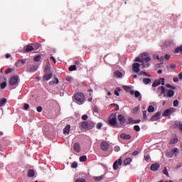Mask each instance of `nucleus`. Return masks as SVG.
I'll return each instance as SVG.
<instances>
[{
	"instance_id": "38",
	"label": "nucleus",
	"mask_w": 182,
	"mask_h": 182,
	"mask_svg": "<svg viewBox=\"0 0 182 182\" xmlns=\"http://www.w3.org/2000/svg\"><path fill=\"white\" fill-rule=\"evenodd\" d=\"M77 68L75 65H71L69 67L68 70L70 72H73L74 70H76Z\"/></svg>"
},
{
	"instance_id": "2",
	"label": "nucleus",
	"mask_w": 182,
	"mask_h": 182,
	"mask_svg": "<svg viewBox=\"0 0 182 182\" xmlns=\"http://www.w3.org/2000/svg\"><path fill=\"white\" fill-rule=\"evenodd\" d=\"M81 127L85 130H92L95 127V123L92 121L82 122L81 123Z\"/></svg>"
},
{
	"instance_id": "6",
	"label": "nucleus",
	"mask_w": 182,
	"mask_h": 182,
	"mask_svg": "<svg viewBox=\"0 0 182 182\" xmlns=\"http://www.w3.org/2000/svg\"><path fill=\"white\" fill-rule=\"evenodd\" d=\"M39 47H40L39 44L34 45V47L32 46H27L26 47L25 50L26 53H29V52H32V50H35V49H39Z\"/></svg>"
},
{
	"instance_id": "40",
	"label": "nucleus",
	"mask_w": 182,
	"mask_h": 182,
	"mask_svg": "<svg viewBox=\"0 0 182 182\" xmlns=\"http://www.w3.org/2000/svg\"><path fill=\"white\" fill-rule=\"evenodd\" d=\"M178 141V139L177 137L173 138V140H171L170 144H176Z\"/></svg>"
},
{
	"instance_id": "54",
	"label": "nucleus",
	"mask_w": 182,
	"mask_h": 182,
	"mask_svg": "<svg viewBox=\"0 0 182 182\" xmlns=\"http://www.w3.org/2000/svg\"><path fill=\"white\" fill-rule=\"evenodd\" d=\"M23 109H24V110H28V109H29V105L28 104H24Z\"/></svg>"
},
{
	"instance_id": "24",
	"label": "nucleus",
	"mask_w": 182,
	"mask_h": 182,
	"mask_svg": "<svg viewBox=\"0 0 182 182\" xmlns=\"http://www.w3.org/2000/svg\"><path fill=\"white\" fill-rule=\"evenodd\" d=\"M114 76L115 77H122V76H123V74L122 73V72L117 70L114 72Z\"/></svg>"
},
{
	"instance_id": "52",
	"label": "nucleus",
	"mask_w": 182,
	"mask_h": 182,
	"mask_svg": "<svg viewBox=\"0 0 182 182\" xmlns=\"http://www.w3.org/2000/svg\"><path fill=\"white\" fill-rule=\"evenodd\" d=\"M94 113H99V108L95 106L93 107Z\"/></svg>"
},
{
	"instance_id": "37",
	"label": "nucleus",
	"mask_w": 182,
	"mask_h": 182,
	"mask_svg": "<svg viewBox=\"0 0 182 182\" xmlns=\"http://www.w3.org/2000/svg\"><path fill=\"white\" fill-rule=\"evenodd\" d=\"M129 124H136V120L133 119L132 117L128 118Z\"/></svg>"
},
{
	"instance_id": "39",
	"label": "nucleus",
	"mask_w": 182,
	"mask_h": 182,
	"mask_svg": "<svg viewBox=\"0 0 182 182\" xmlns=\"http://www.w3.org/2000/svg\"><path fill=\"white\" fill-rule=\"evenodd\" d=\"M166 157L171 159V157H173V154L172 151H166Z\"/></svg>"
},
{
	"instance_id": "13",
	"label": "nucleus",
	"mask_w": 182,
	"mask_h": 182,
	"mask_svg": "<svg viewBox=\"0 0 182 182\" xmlns=\"http://www.w3.org/2000/svg\"><path fill=\"white\" fill-rule=\"evenodd\" d=\"M25 63H26V60L23 59V60H18L16 63V68H21V66H23V65H25Z\"/></svg>"
},
{
	"instance_id": "22",
	"label": "nucleus",
	"mask_w": 182,
	"mask_h": 182,
	"mask_svg": "<svg viewBox=\"0 0 182 182\" xmlns=\"http://www.w3.org/2000/svg\"><path fill=\"white\" fill-rule=\"evenodd\" d=\"M103 178H105V175H101L100 176H94L93 179L95 180V181H102V180H103Z\"/></svg>"
},
{
	"instance_id": "36",
	"label": "nucleus",
	"mask_w": 182,
	"mask_h": 182,
	"mask_svg": "<svg viewBox=\"0 0 182 182\" xmlns=\"http://www.w3.org/2000/svg\"><path fill=\"white\" fill-rule=\"evenodd\" d=\"M143 82H144V85H149V83H150V82H151V80L150 78H144Z\"/></svg>"
},
{
	"instance_id": "31",
	"label": "nucleus",
	"mask_w": 182,
	"mask_h": 182,
	"mask_svg": "<svg viewBox=\"0 0 182 182\" xmlns=\"http://www.w3.org/2000/svg\"><path fill=\"white\" fill-rule=\"evenodd\" d=\"M161 90V95H164V96H166V87L164 86H161L160 87H159V90Z\"/></svg>"
},
{
	"instance_id": "12",
	"label": "nucleus",
	"mask_w": 182,
	"mask_h": 182,
	"mask_svg": "<svg viewBox=\"0 0 182 182\" xmlns=\"http://www.w3.org/2000/svg\"><path fill=\"white\" fill-rule=\"evenodd\" d=\"M171 113H174V108H169L166 109L163 113V116H165V117L170 116Z\"/></svg>"
},
{
	"instance_id": "9",
	"label": "nucleus",
	"mask_w": 182,
	"mask_h": 182,
	"mask_svg": "<svg viewBox=\"0 0 182 182\" xmlns=\"http://www.w3.org/2000/svg\"><path fill=\"white\" fill-rule=\"evenodd\" d=\"M132 70L135 73H139L140 72V64L139 63H134L132 65Z\"/></svg>"
},
{
	"instance_id": "16",
	"label": "nucleus",
	"mask_w": 182,
	"mask_h": 182,
	"mask_svg": "<svg viewBox=\"0 0 182 182\" xmlns=\"http://www.w3.org/2000/svg\"><path fill=\"white\" fill-rule=\"evenodd\" d=\"M101 149L104 151H106V150H107V149H109V144L106 141H102L101 143Z\"/></svg>"
},
{
	"instance_id": "29",
	"label": "nucleus",
	"mask_w": 182,
	"mask_h": 182,
	"mask_svg": "<svg viewBox=\"0 0 182 182\" xmlns=\"http://www.w3.org/2000/svg\"><path fill=\"white\" fill-rule=\"evenodd\" d=\"M35 176V171L33 169H30L28 171V177H33Z\"/></svg>"
},
{
	"instance_id": "14",
	"label": "nucleus",
	"mask_w": 182,
	"mask_h": 182,
	"mask_svg": "<svg viewBox=\"0 0 182 182\" xmlns=\"http://www.w3.org/2000/svg\"><path fill=\"white\" fill-rule=\"evenodd\" d=\"M135 62H139V63H141V65L143 68H149L150 66V64L146 63V66L144 65V59H140V58H136L134 60Z\"/></svg>"
},
{
	"instance_id": "15",
	"label": "nucleus",
	"mask_w": 182,
	"mask_h": 182,
	"mask_svg": "<svg viewBox=\"0 0 182 182\" xmlns=\"http://www.w3.org/2000/svg\"><path fill=\"white\" fill-rule=\"evenodd\" d=\"M73 149L75 151H76V153H80V150H81L80 144L77 142L75 143L73 145Z\"/></svg>"
},
{
	"instance_id": "28",
	"label": "nucleus",
	"mask_w": 182,
	"mask_h": 182,
	"mask_svg": "<svg viewBox=\"0 0 182 182\" xmlns=\"http://www.w3.org/2000/svg\"><path fill=\"white\" fill-rule=\"evenodd\" d=\"M174 96V91L173 90H168L167 92L168 97H173Z\"/></svg>"
},
{
	"instance_id": "55",
	"label": "nucleus",
	"mask_w": 182,
	"mask_h": 182,
	"mask_svg": "<svg viewBox=\"0 0 182 182\" xmlns=\"http://www.w3.org/2000/svg\"><path fill=\"white\" fill-rule=\"evenodd\" d=\"M11 72H12V69L9 68V69H7V70L5 71V73H6V75H8V74L11 73Z\"/></svg>"
},
{
	"instance_id": "1",
	"label": "nucleus",
	"mask_w": 182,
	"mask_h": 182,
	"mask_svg": "<svg viewBox=\"0 0 182 182\" xmlns=\"http://www.w3.org/2000/svg\"><path fill=\"white\" fill-rule=\"evenodd\" d=\"M109 124L112 127H114L116 124H117V113H112L110 114L109 118Z\"/></svg>"
},
{
	"instance_id": "32",
	"label": "nucleus",
	"mask_w": 182,
	"mask_h": 182,
	"mask_svg": "<svg viewBox=\"0 0 182 182\" xmlns=\"http://www.w3.org/2000/svg\"><path fill=\"white\" fill-rule=\"evenodd\" d=\"M171 151H172V154L173 155L175 154V156H177V154H178V153L180 152L178 148L173 149Z\"/></svg>"
},
{
	"instance_id": "27",
	"label": "nucleus",
	"mask_w": 182,
	"mask_h": 182,
	"mask_svg": "<svg viewBox=\"0 0 182 182\" xmlns=\"http://www.w3.org/2000/svg\"><path fill=\"white\" fill-rule=\"evenodd\" d=\"M59 83V79L55 78L54 80H51L49 82V85L53 86V85H58Z\"/></svg>"
},
{
	"instance_id": "62",
	"label": "nucleus",
	"mask_w": 182,
	"mask_h": 182,
	"mask_svg": "<svg viewBox=\"0 0 182 182\" xmlns=\"http://www.w3.org/2000/svg\"><path fill=\"white\" fill-rule=\"evenodd\" d=\"M66 80L68 81V82H72V77H66Z\"/></svg>"
},
{
	"instance_id": "23",
	"label": "nucleus",
	"mask_w": 182,
	"mask_h": 182,
	"mask_svg": "<svg viewBox=\"0 0 182 182\" xmlns=\"http://www.w3.org/2000/svg\"><path fill=\"white\" fill-rule=\"evenodd\" d=\"M38 70V67L36 65H32L29 69L28 72H31V73L33 72H36Z\"/></svg>"
},
{
	"instance_id": "19",
	"label": "nucleus",
	"mask_w": 182,
	"mask_h": 182,
	"mask_svg": "<svg viewBox=\"0 0 182 182\" xmlns=\"http://www.w3.org/2000/svg\"><path fill=\"white\" fill-rule=\"evenodd\" d=\"M160 168V164H154L151 166V170L152 171H157Z\"/></svg>"
},
{
	"instance_id": "44",
	"label": "nucleus",
	"mask_w": 182,
	"mask_h": 182,
	"mask_svg": "<svg viewBox=\"0 0 182 182\" xmlns=\"http://www.w3.org/2000/svg\"><path fill=\"white\" fill-rule=\"evenodd\" d=\"M143 119L144 120H147V111H143Z\"/></svg>"
},
{
	"instance_id": "30",
	"label": "nucleus",
	"mask_w": 182,
	"mask_h": 182,
	"mask_svg": "<svg viewBox=\"0 0 182 182\" xmlns=\"http://www.w3.org/2000/svg\"><path fill=\"white\" fill-rule=\"evenodd\" d=\"M174 53H182V46L177 47L175 49Z\"/></svg>"
},
{
	"instance_id": "51",
	"label": "nucleus",
	"mask_w": 182,
	"mask_h": 182,
	"mask_svg": "<svg viewBox=\"0 0 182 182\" xmlns=\"http://www.w3.org/2000/svg\"><path fill=\"white\" fill-rule=\"evenodd\" d=\"M173 106H174V107H178V100H174L173 101Z\"/></svg>"
},
{
	"instance_id": "3",
	"label": "nucleus",
	"mask_w": 182,
	"mask_h": 182,
	"mask_svg": "<svg viewBox=\"0 0 182 182\" xmlns=\"http://www.w3.org/2000/svg\"><path fill=\"white\" fill-rule=\"evenodd\" d=\"M19 82V77L17 75H14L10 78L9 83L11 86H16Z\"/></svg>"
},
{
	"instance_id": "41",
	"label": "nucleus",
	"mask_w": 182,
	"mask_h": 182,
	"mask_svg": "<svg viewBox=\"0 0 182 182\" xmlns=\"http://www.w3.org/2000/svg\"><path fill=\"white\" fill-rule=\"evenodd\" d=\"M148 112L149 113H153V112H154V107H153L152 105H150L148 107Z\"/></svg>"
},
{
	"instance_id": "26",
	"label": "nucleus",
	"mask_w": 182,
	"mask_h": 182,
	"mask_svg": "<svg viewBox=\"0 0 182 182\" xmlns=\"http://www.w3.org/2000/svg\"><path fill=\"white\" fill-rule=\"evenodd\" d=\"M130 163H132V158H127L124 161V166H129V164H130Z\"/></svg>"
},
{
	"instance_id": "48",
	"label": "nucleus",
	"mask_w": 182,
	"mask_h": 182,
	"mask_svg": "<svg viewBox=\"0 0 182 182\" xmlns=\"http://www.w3.org/2000/svg\"><path fill=\"white\" fill-rule=\"evenodd\" d=\"M5 87H6V82H3L1 84V89H5Z\"/></svg>"
},
{
	"instance_id": "10",
	"label": "nucleus",
	"mask_w": 182,
	"mask_h": 182,
	"mask_svg": "<svg viewBox=\"0 0 182 182\" xmlns=\"http://www.w3.org/2000/svg\"><path fill=\"white\" fill-rule=\"evenodd\" d=\"M53 76V74L52 73H46L43 77V80H46V81L50 80Z\"/></svg>"
},
{
	"instance_id": "42",
	"label": "nucleus",
	"mask_w": 182,
	"mask_h": 182,
	"mask_svg": "<svg viewBox=\"0 0 182 182\" xmlns=\"http://www.w3.org/2000/svg\"><path fill=\"white\" fill-rule=\"evenodd\" d=\"M87 160V156H82L80 157V161H81V162L86 161Z\"/></svg>"
},
{
	"instance_id": "60",
	"label": "nucleus",
	"mask_w": 182,
	"mask_h": 182,
	"mask_svg": "<svg viewBox=\"0 0 182 182\" xmlns=\"http://www.w3.org/2000/svg\"><path fill=\"white\" fill-rule=\"evenodd\" d=\"M171 55H168V54H166L164 57V58L166 60H168V59H170Z\"/></svg>"
},
{
	"instance_id": "7",
	"label": "nucleus",
	"mask_w": 182,
	"mask_h": 182,
	"mask_svg": "<svg viewBox=\"0 0 182 182\" xmlns=\"http://www.w3.org/2000/svg\"><path fill=\"white\" fill-rule=\"evenodd\" d=\"M161 116V112H158L150 118V121L151 122H157V120H160Z\"/></svg>"
},
{
	"instance_id": "61",
	"label": "nucleus",
	"mask_w": 182,
	"mask_h": 182,
	"mask_svg": "<svg viewBox=\"0 0 182 182\" xmlns=\"http://www.w3.org/2000/svg\"><path fill=\"white\" fill-rule=\"evenodd\" d=\"M124 90H130L132 88L129 86H124Z\"/></svg>"
},
{
	"instance_id": "46",
	"label": "nucleus",
	"mask_w": 182,
	"mask_h": 182,
	"mask_svg": "<svg viewBox=\"0 0 182 182\" xmlns=\"http://www.w3.org/2000/svg\"><path fill=\"white\" fill-rule=\"evenodd\" d=\"M102 127H103V124H102V122H100L97 124V129H98V130H100Z\"/></svg>"
},
{
	"instance_id": "35",
	"label": "nucleus",
	"mask_w": 182,
	"mask_h": 182,
	"mask_svg": "<svg viewBox=\"0 0 182 182\" xmlns=\"http://www.w3.org/2000/svg\"><path fill=\"white\" fill-rule=\"evenodd\" d=\"M41 59H42L41 55H36L33 58L34 62H41Z\"/></svg>"
},
{
	"instance_id": "63",
	"label": "nucleus",
	"mask_w": 182,
	"mask_h": 182,
	"mask_svg": "<svg viewBox=\"0 0 182 182\" xmlns=\"http://www.w3.org/2000/svg\"><path fill=\"white\" fill-rule=\"evenodd\" d=\"M139 107H135V108L134 109V113H137V112H139Z\"/></svg>"
},
{
	"instance_id": "57",
	"label": "nucleus",
	"mask_w": 182,
	"mask_h": 182,
	"mask_svg": "<svg viewBox=\"0 0 182 182\" xmlns=\"http://www.w3.org/2000/svg\"><path fill=\"white\" fill-rule=\"evenodd\" d=\"M114 151H120V147L118 146H114Z\"/></svg>"
},
{
	"instance_id": "53",
	"label": "nucleus",
	"mask_w": 182,
	"mask_h": 182,
	"mask_svg": "<svg viewBox=\"0 0 182 182\" xmlns=\"http://www.w3.org/2000/svg\"><path fill=\"white\" fill-rule=\"evenodd\" d=\"M175 68H176V64H170L169 68L173 70Z\"/></svg>"
},
{
	"instance_id": "4",
	"label": "nucleus",
	"mask_w": 182,
	"mask_h": 182,
	"mask_svg": "<svg viewBox=\"0 0 182 182\" xmlns=\"http://www.w3.org/2000/svg\"><path fill=\"white\" fill-rule=\"evenodd\" d=\"M165 81H166V79L164 78H160L159 80H156L152 84V87H157V86H159V85H162V86H164Z\"/></svg>"
},
{
	"instance_id": "64",
	"label": "nucleus",
	"mask_w": 182,
	"mask_h": 182,
	"mask_svg": "<svg viewBox=\"0 0 182 182\" xmlns=\"http://www.w3.org/2000/svg\"><path fill=\"white\" fill-rule=\"evenodd\" d=\"M137 154H139V151H134L132 153V156H137Z\"/></svg>"
},
{
	"instance_id": "50",
	"label": "nucleus",
	"mask_w": 182,
	"mask_h": 182,
	"mask_svg": "<svg viewBox=\"0 0 182 182\" xmlns=\"http://www.w3.org/2000/svg\"><path fill=\"white\" fill-rule=\"evenodd\" d=\"M72 168H76L77 167V162H73V164L71 165Z\"/></svg>"
},
{
	"instance_id": "33",
	"label": "nucleus",
	"mask_w": 182,
	"mask_h": 182,
	"mask_svg": "<svg viewBox=\"0 0 182 182\" xmlns=\"http://www.w3.org/2000/svg\"><path fill=\"white\" fill-rule=\"evenodd\" d=\"M131 95H134L135 97H139L140 96V92L139 91H131Z\"/></svg>"
},
{
	"instance_id": "20",
	"label": "nucleus",
	"mask_w": 182,
	"mask_h": 182,
	"mask_svg": "<svg viewBox=\"0 0 182 182\" xmlns=\"http://www.w3.org/2000/svg\"><path fill=\"white\" fill-rule=\"evenodd\" d=\"M70 133V126L68 124L63 129V134L68 135Z\"/></svg>"
},
{
	"instance_id": "5",
	"label": "nucleus",
	"mask_w": 182,
	"mask_h": 182,
	"mask_svg": "<svg viewBox=\"0 0 182 182\" xmlns=\"http://www.w3.org/2000/svg\"><path fill=\"white\" fill-rule=\"evenodd\" d=\"M75 99L79 103H82L85 100V95L82 92H78L75 95Z\"/></svg>"
},
{
	"instance_id": "11",
	"label": "nucleus",
	"mask_w": 182,
	"mask_h": 182,
	"mask_svg": "<svg viewBox=\"0 0 182 182\" xmlns=\"http://www.w3.org/2000/svg\"><path fill=\"white\" fill-rule=\"evenodd\" d=\"M142 55V58L144 59V62H146V63H147L148 62H150L151 60V57L150 56H148L149 55V53H143L141 54Z\"/></svg>"
},
{
	"instance_id": "58",
	"label": "nucleus",
	"mask_w": 182,
	"mask_h": 182,
	"mask_svg": "<svg viewBox=\"0 0 182 182\" xmlns=\"http://www.w3.org/2000/svg\"><path fill=\"white\" fill-rule=\"evenodd\" d=\"M144 160H146V161H149V160H150V156L149 155H146L144 156Z\"/></svg>"
},
{
	"instance_id": "21",
	"label": "nucleus",
	"mask_w": 182,
	"mask_h": 182,
	"mask_svg": "<svg viewBox=\"0 0 182 182\" xmlns=\"http://www.w3.org/2000/svg\"><path fill=\"white\" fill-rule=\"evenodd\" d=\"M45 73H52V72H50V65L49 64V60H48V63L45 68Z\"/></svg>"
},
{
	"instance_id": "17",
	"label": "nucleus",
	"mask_w": 182,
	"mask_h": 182,
	"mask_svg": "<svg viewBox=\"0 0 182 182\" xmlns=\"http://www.w3.org/2000/svg\"><path fill=\"white\" fill-rule=\"evenodd\" d=\"M118 120L121 124L126 123V118L122 114L118 115Z\"/></svg>"
},
{
	"instance_id": "8",
	"label": "nucleus",
	"mask_w": 182,
	"mask_h": 182,
	"mask_svg": "<svg viewBox=\"0 0 182 182\" xmlns=\"http://www.w3.org/2000/svg\"><path fill=\"white\" fill-rule=\"evenodd\" d=\"M122 164H123V161H122V158L115 161L114 164H113L114 170H118L119 169V166H122Z\"/></svg>"
},
{
	"instance_id": "25",
	"label": "nucleus",
	"mask_w": 182,
	"mask_h": 182,
	"mask_svg": "<svg viewBox=\"0 0 182 182\" xmlns=\"http://www.w3.org/2000/svg\"><path fill=\"white\" fill-rule=\"evenodd\" d=\"M6 104V98H1L0 100V107L5 106Z\"/></svg>"
},
{
	"instance_id": "49",
	"label": "nucleus",
	"mask_w": 182,
	"mask_h": 182,
	"mask_svg": "<svg viewBox=\"0 0 182 182\" xmlns=\"http://www.w3.org/2000/svg\"><path fill=\"white\" fill-rule=\"evenodd\" d=\"M75 182H86V180H85V178H79L75 181Z\"/></svg>"
},
{
	"instance_id": "47",
	"label": "nucleus",
	"mask_w": 182,
	"mask_h": 182,
	"mask_svg": "<svg viewBox=\"0 0 182 182\" xmlns=\"http://www.w3.org/2000/svg\"><path fill=\"white\" fill-rule=\"evenodd\" d=\"M134 130H135V132H140V127L139 125H135L134 127Z\"/></svg>"
},
{
	"instance_id": "34",
	"label": "nucleus",
	"mask_w": 182,
	"mask_h": 182,
	"mask_svg": "<svg viewBox=\"0 0 182 182\" xmlns=\"http://www.w3.org/2000/svg\"><path fill=\"white\" fill-rule=\"evenodd\" d=\"M119 92H122V88L117 87V90H114L115 96H120V93H119Z\"/></svg>"
},
{
	"instance_id": "43",
	"label": "nucleus",
	"mask_w": 182,
	"mask_h": 182,
	"mask_svg": "<svg viewBox=\"0 0 182 182\" xmlns=\"http://www.w3.org/2000/svg\"><path fill=\"white\" fill-rule=\"evenodd\" d=\"M110 106H112V107H114L116 112L119 110V105L117 104H111Z\"/></svg>"
},
{
	"instance_id": "59",
	"label": "nucleus",
	"mask_w": 182,
	"mask_h": 182,
	"mask_svg": "<svg viewBox=\"0 0 182 182\" xmlns=\"http://www.w3.org/2000/svg\"><path fill=\"white\" fill-rule=\"evenodd\" d=\"M87 114H84L82 116V120H86L87 119Z\"/></svg>"
},
{
	"instance_id": "45",
	"label": "nucleus",
	"mask_w": 182,
	"mask_h": 182,
	"mask_svg": "<svg viewBox=\"0 0 182 182\" xmlns=\"http://www.w3.org/2000/svg\"><path fill=\"white\" fill-rule=\"evenodd\" d=\"M140 75H144V76H147V77H151V76L149 75V73H146V72H144V71L141 72V73H140Z\"/></svg>"
},
{
	"instance_id": "18",
	"label": "nucleus",
	"mask_w": 182,
	"mask_h": 182,
	"mask_svg": "<svg viewBox=\"0 0 182 182\" xmlns=\"http://www.w3.org/2000/svg\"><path fill=\"white\" fill-rule=\"evenodd\" d=\"M120 137L124 140H130V139H132V135L122 133L121 134Z\"/></svg>"
},
{
	"instance_id": "56",
	"label": "nucleus",
	"mask_w": 182,
	"mask_h": 182,
	"mask_svg": "<svg viewBox=\"0 0 182 182\" xmlns=\"http://www.w3.org/2000/svg\"><path fill=\"white\" fill-rule=\"evenodd\" d=\"M43 108L41 106H39L37 107V112H38V113H41V112H42Z\"/></svg>"
}]
</instances>
